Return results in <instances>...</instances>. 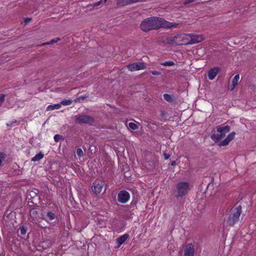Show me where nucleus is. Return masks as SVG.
<instances>
[{
    "label": "nucleus",
    "instance_id": "f257e3e1",
    "mask_svg": "<svg viewBox=\"0 0 256 256\" xmlns=\"http://www.w3.org/2000/svg\"><path fill=\"white\" fill-rule=\"evenodd\" d=\"M158 18L150 17L144 20L140 25L141 30L144 32H148L152 30L158 29Z\"/></svg>",
    "mask_w": 256,
    "mask_h": 256
},
{
    "label": "nucleus",
    "instance_id": "f03ea898",
    "mask_svg": "<svg viewBox=\"0 0 256 256\" xmlns=\"http://www.w3.org/2000/svg\"><path fill=\"white\" fill-rule=\"evenodd\" d=\"M242 212V206H238L236 208H232L231 213L227 219L226 222L230 226H234L240 219Z\"/></svg>",
    "mask_w": 256,
    "mask_h": 256
},
{
    "label": "nucleus",
    "instance_id": "7ed1b4c3",
    "mask_svg": "<svg viewBox=\"0 0 256 256\" xmlns=\"http://www.w3.org/2000/svg\"><path fill=\"white\" fill-rule=\"evenodd\" d=\"M216 128V131L219 134L214 133L211 135L210 138L216 143H217L219 142L220 140L225 137L226 134L228 132L230 128V126H218Z\"/></svg>",
    "mask_w": 256,
    "mask_h": 256
},
{
    "label": "nucleus",
    "instance_id": "20e7f679",
    "mask_svg": "<svg viewBox=\"0 0 256 256\" xmlns=\"http://www.w3.org/2000/svg\"><path fill=\"white\" fill-rule=\"evenodd\" d=\"M189 188V184L187 182H181L176 186V197L177 198H182L188 192Z\"/></svg>",
    "mask_w": 256,
    "mask_h": 256
},
{
    "label": "nucleus",
    "instance_id": "39448f33",
    "mask_svg": "<svg viewBox=\"0 0 256 256\" xmlns=\"http://www.w3.org/2000/svg\"><path fill=\"white\" fill-rule=\"evenodd\" d=\"M75 122L78 124H85L92 126L94 122V119L90 116L78 115L76 116Z\"/></svg>",
    "mask_w": 256,
    "mask_h": 256
},
{
    "label": "nucleus",
    "instance_id": "423d86ee",
    "mask_svg": "<svg viewBox=\"0 0 256 256\" xmlns=\"http://www.w3.org/2000/svg\"><path fill=\"white\" fill-rule=\"evenodd\" d=\"M186 36L190 38L188 42H186V45L192 44L199 43L205 39V37L202 34H188Z\"/></svg>",
    "mask_w": 256,
    "mask_h": 256
},
{
    "label": "nucleus",
    "instance_id": "0eeeda50",
    "mask_svg": "<svg viewBox=\"0 0 256 256\" xmlns=\"http://www.w3.org/2000/svg\"><path fill=\"white\" fill-rule=\"evenodd\" d=\"M158 29L161 28H170L173 27L176 28L178 25V23L170 22L161 18H158Z\"/></svg>",
    "mask_w": 256,
    "mask_h": 256
},
{
    "label": "nucleus",
    "instance_id": "6e6552de",
    "mask_svg": "<svg viewBox=\"0 0 256 256\" xmlns=\"http://www.w3.org/2000/svg\"><path fill=\"white\" fill-rule=\"evenodd\" d=\"M104 182L99 180H96L92 183V192L96 194H100L104 188Z\"/></svg>",
    "mask_w": 256,
    "mask_h": 256
},
{
    "label": "nucleus",
    "instance_id": "1a4fd4ad",
    "mask_svg": "<svg viewBox=\"0 0 256 256\" xmlns=\"http://www.w3.org/2000/svg\"><path fill=\"white\" fill-rule=\"evenodd\" d=\"M130 194L125 190H121L118 195V202L124 204L126 203L130 199Z\"/></svg>",
    "mask_w": 256,
    "mask_h": 256
},
{
    "label": "nucleus",
    "instance_id": "9d476101",
    "mask_svg": "<svg viewBox=\"0 0 256 256\" xmlns=\"http://www.w3.org/2000/svg\"><path fill=\"white\" fill-rule=\"evenodd\" d=\"M41 218L43 220H46V222H49L50 224H53L52 221L56 219V216L54 213L48 211V212L46 214H41Z\"/></svg>",
    "mask_w": 256,
    "mask_h": 256
},
{
    "label": "nucleus",
    "instance_id": "9b49d317",
    "mask_svg": "<svg viewBox=\"0 0 256 256\" xmlns=\"http://www.w3.org/2000/svg\"><path fill=\"white\" fill-rule=\"evenodd\" d=\"M127 68L130 71H134L144 70L146 67L144 62H136L128 64Z\"/></svg>",
    "mask_w": 256,
    "mask_h": 256
},
{
    "label": "nucleus",
    "instance_id": "f8f14e48",
    "mask_svg": "<svg viewBox=\"0 0 256 256\" xmlns=\"http://www.w3.org/2000/svg\"><path fill=\"white\" fill-rule=\"evenodd\" d=\"M194 245L192 243L186 244L184 248V256H194Z\"/></svg>",
    "mask_w": 256,
    "mask_h": 256
},
{
    "label": "nucleus",
    "instance_id": "ddd939ff",
    "mask_svg": "<svg viewBox=\"0 0 256 256\" xmlns=\"http://www.w3.org/2000/svg\"><path fill=\"white\" fill-rule=\"evenodd\" d=\"M236 132H233L230 133L226 138L222 142H220L218 144L219 146H226L230 142L234 139Z\"/></svg>",
    "mask_w": 256,
    "mask_h": 256
},
{
    "label": "nucleus",
    "instance_id": "4468645a",
    "mask_svg": "<svg viewBox=\"0 0 256 256\" xmlns=\"http://www.w3.org/2000/svg\"><path fill=\"white\" fill-rule=\"evenodd\" d=\"M236 132H233L230 133L226 138L222 142H220L218 144L219 146H226L230 142L234 139Z\"/></svg>",
    "mask_w": 256,
    "mask_h": 256
},
{
    "label": "nucleus",
    "instance_id": "2eb2a0df",
    "mask_svg": "<svg viewBox=\"0 0 256 256\" xmlns=\"http://www.w3.org/2000/svg\"><path fill=\"white\" fill-rule=\"evenodd\" d=\"M186 34H180L176 35V45H186Z\"/></svg>",
    "mask_w": 256,
    "mask_h": 256
},
{
    "label": "nucleus",
    "instance_id": "dca6fc26",
    "mask_svg": "<svg viewBox=\"0 0 256 256\" xmlns=\"http://www.w3.org/2000/svg\"><path fill=\"white\" fill-rule=\"evenodd\" d=\"M38 206L34 208H32L30 210V216L32 220V222H35L38 218Z\"/></svg>",
    "mask_w": 256,
    "mask_h": 256
},
{
    "label": "nucleus",
    "instance_id": "f3484780",
    "mask_svg": "<svg viewBox=\"0 0 256 256\" xmlns=\"http://www.w3.org/2000/svg\"><path fill=\"white\" fill-rule=\"evenodd\" d=\"M220 68H214L210 70L208 73V76L209 79L212 80L216 76Z\"/></svg>",
    "mask_w": 256,
    "mask_h": 256
},
{
    "label": "nucleus",
    "instance_id": "a211bd4d",
    "mask_svg": "<svg viewBox=\"0 0 256 256\" xmlns=\"http://www.w3.org/2000/svg\"><path fill=\"white\" fill-rule=\"evenodd\" d=\"M129 234H124L120 236L116 239V242L118 244V247H120L128 238Z\"/></svg>",
    "mask_w": 256,
    "mask_h": 256
},
{
    "label": "nucleus",
    "instance_id": "6ab92c4d",
    "mask_svg": "<svg viewBox=\"0 0 256 256\" xmlns=\"http://www.w3.org/2000/svg\"><path fill=\"white\" fill-rule=\"evenodd\" d=\"M240 78V76L238 74H236L234 78L232 80V84L231 86V90H232L238 84V80Z\"/></svg>",
    "mask_w": 256,
    "mask_h": 256
},
{
    "label": "nucleus",
    "instance_id": "aec40b11",
    "mask_svg": "<svg viewBox=\"0 0 256 256\" xmlns=\"http://www.w3.org/2000/svg\"><path fill=\"white\" fill-rule=\"evenodd\" d=\"M176 36H170L166 39V42L168 44H176Z\"/></svg>",
    "mask_w": 256,
    "mask_h": 256
},
{
    "label": "nucleus",
    "instance_id": "412c9836",
    "mask_svg": "<svg viewBox=\"0 0 256 256\" xmlns=\"http://www.w3.org/2000/svg\"><path fill=\"white\" fill-rule=\"evenodd\" d=\"M164 99L170 102H172L175 101V98L174 96H171L169 94H164Z\"/></svg>",
    "mask_w": 256,
    "mask_h": 256
},
{
    "label": "nucleus",
    "instance_id": "4be33fe9",
    "mask_svg": "<svg viewBox=\"0 0 256 256\" xmlns=\"http://www.w3.org/2000/svg\"><path fill=\"white\" fill-rule=\"evenodd\" d=\"M44 157V154L42 152H40L32 158V161L36 162L41 160Z\"/></svg>",
    "mask_w": 256,
    "mask_h": 256
},
{
    "label": "nucleus",
    "instance_id": "5701e85b",
    "mask_svg": "<svg viewBox=\"0 0 256 256\" xmlns=\"http://www.w3.org/2000/svg\"><path fill=\"white\" fill-rule=\"evenodd\" d=\"M60 107L61 104H55L54 105H49L46 108V110H52L54 109L58 110L60 108Z\"/></svg>",
    "mask_w": 256,
    "mask_h": 256
},
{
    "label": "nucleus",
    "instance_id": "b1692460",
    "mask_svg": "<svg viewBox=\"0 0 256 256\" xmlns=\"http://www.w3.org/2000/svg\"><path fill=\"white\" fill-rule=\"evenodd\" d=\"M130 4L128 0H119L116 2V5L118 6H124Z\"/></svg>",
    "mask_w": 256,
    "mask_h": 256
},
{
    "label": "nucleus",
    "instance_id": "393cba45",
    "mask_svg": "<svg viewBox=\"0 0 256 256\" xmlns=\"http://www.w3.org/2000/svg\"><path fill=\"white\" fill-rule=\"evenodd\" d=\"M60 40V38H56V39L52 40L49 42H46L44 43L43 44H42V46L54 44L56 42H57L59 41Z\"/></svg>",
    "mask_w": 256,
    "mask_h": 256
},
{
    "label": "nucleus",
    "instance_id": "a878e982",
    "mask_svg": "<svg viewBox=\"0 0 256 256\" xmlns=\"http://www.w3.org/2000/svg\"><path fill=\"white\" fill-rule=\"evenodd\" d=\"M103 1L102 0L99 1V2H96L95 3H94L92 4H88V8H90V9H91V7H95V6H98L100 5L102 3Z\"/></svg>",
    "mask_w": 256,
    "mask_h": 256
},
{
    "label": "nucleus",
    "instance_id": "bb28decb",
    "mask_svg": "<svg viewBox=\"0 0 256 256\" xmlns=\"http://www.w3.org/2000/svg\"><path fill=\"white\" fill-rule=\"evenodd\" d=\"M72 103V100H64L60 102V104H62L64 106H68L70 104Z\"/></svg>",
    "mask_w": 256,
    "mask_h": 256
},
{
    "label": "nucleus",
    "instance_id": "cd10ccee",
    "mask_svg": "<svg viewBox=\"0 0 256 256\" xmlns=\"http://www.w3.org/2000/svg\"><path fill=\"white\" fill-rule=\"evenodd\" d=\"M20 232L22 235L25 234L28 228L26 226H22L20 227Z\"/></svg>",
    "mask_w": 256,
    "mask_h": 256
},
{
    "label": "nucleus",
    "instance_id": "c85d7f7f",
    "mask_svg": "<svg viewBox=\"0 0 256 256\" xmlns=\"http://www.w3.org/2000/svg\"><path fill=\"white\" fill-rule=\"evenodd\" d=\"M128 126L132 130H136L138 128V126L134 122H130L128 124Z\"/></svg>",
    "mask_w": 256,
    "mask_h": 256
},
{
    "label": "nucleus",
    "instance_id": "c756f323",
    "mask_svg": "<svg viewBox=\"0 0 256 256\" xmlns=\"http://www.w3.org/2000/svg\"><path fill=\"white\" fill-rule=\"evenodd\" d=\"M162 65L164 66H172L174 64L172 61H167L161 64Z\"/></svg>",
    "mask_w": 256,
    "mask_h": 256
},
{
    "label": "nucleus",
    "instance_id": "7c9ffc66",
    "mask_svg": "<svg viewBox=\"0 0 256 256\" xmlns=\"http://www.w3.org/2000/svg\"><path fill=\"white\" fill-rule=\"evenodd\" d=\"M6 98V95L4 94H0V106H1L2 103L4 102Z\"/></svg>",
    "mask_w": 256,
    "mask_h": 256
},
{
    "label": "nucleus",
    "instance_id": "2f4dec72",
    "mask_svg": "<svg viewBox=\"0 0 256 256\" xmlns=\"http://www.w3.org/2000/svg\"><path fill=\"white\" fill-rule=\"evenodd\" d=\"M76 154L80 157L84 155V152L80 148H78L76 150Z\"/></svg>",
    "mask_w": 256,
    "mask_h": 256
},
{
    "label": "nucleus",
    "instance_id": "473e14b6",
    "mask_svg": "<svg viewBox=\"0 0 256 256\" xmlns=\"http://www.w3.org/2000/svg\"><path fill=\"white\" fill-rule=\"evenodd\" d=\"M62 136L60 134H56L54 136V140L56 142H58L62 138Z\"/></svg>",
    "mask_w": 256,
    "mask_h": 256
},
{
    "label": "nucleus",
    "instance_id": "72a5a7b5",
    "mask_svg": "<svg viewBox=\"0 0 256 256\" xmlns=\"http://www.w3.org/2000/svg\"><path fill=\"white\" fill-rule=\"evenodd\" d=\"M130 4L136 3L137 2H145L146 0H128Z\"/></svg>",
    "mask_w": 256,
    "mask_h": 256
},
{
    "label": "nucleus",
    "instance_id": "f704fd0d",
    "mask_svg": "<svg viewBox=\"0 0 256 256\" xmlns=\"http://www.w3.org/2000/svg\"><path fill=\"white\" fill-rule=\"evenodd\" d=\"M16 122H17L16 120H14V121H12V122H10L9 123H7L6 124V126H10L13 125L14 124L16 123Z\"/></svg>",
    "mask_w": 256,
    "mask_h": 256
},
{
    "label": "nucleus",
    "instance_id": "c9c22d12",
    "mask_svg": "<svg viewBox=\"0 0 256 256\" xmlns=\"http://www.w3.org/2000/svg\"><path fill=\"white\" fill-rule=\"evenodd\" d=\"M164 156L165 159H166V160L169 158L170 157V154L166 153V152H164Z\"/></svg>",
    "mask_w": 256,
    "mask_h": 256
},
{
    "label": "nucleus",
    "instance_id": "e433bc0d",
    "mask_svg": "<svg viewBox=\"0 0 256 256\" xmlns=\"http://www.w3.org/2000/svg\"><path fill=\"white\" fill-rule=\"evenodd\" d=\"M152 74L154 75V76H158V75H159L160 74V72H158V71H156V70H154V71H152Z\"/></svg>",
    "mask_w": 256,
    "mask_h": 256
},
{
    "label": "nucleus",
    "instance_id": "4c0bfd02",
    "mask_svg": "<svg viewBox=\"0 0 256 256\" xmlns=\"http://www.w3.org/2000/svg\"><path fill=\"white\" fill-rule=\"evenodd\" d=\"M171 166H175L176 164V161H172V162H171Z\"/></svg>",
    "mask_w": 256,
    "mask_h": 256
},
{
    "label": "nucleus",
    "instance_id": "58836bf2",
    "mask_svg": "<svg viewBox=\"0 0 256 256\" xmlns=\"http://www.w3.org/2000/svg\"><path fill=\"white\" fill-rule=\"evenodd\" d=\"M31 20H32V18H27L25 20L24 22L26 24V23L28 22H30Z\"/></svg>",
    "mask_w": 256,
    "mask_h": 256
},
{
    "label": "nucleus",
    "instance_id": "ea45409f",
    "mask_svg": "<svg viewBox=\"0 0 256 256\" xmlns=\"http://www.w3.org/2000/svg\"><path fill=\"white\" fill-rule=\"evenodd\" d=\"M85 97L84 96H80L78 98V100L80 101V100H84V99Z\"/></svg>",
    "mask_w": 256,
    "mask_h": 256
},
{
    "label": "nucleus",
    "instance_id": "a19ab883",
    "mask_svg": "<svg viewBox=\"0 0 256 256\" xmlns=\"http://www.w3.org/2000/svg\"><path fill=\"white\" fill-rule=\"evenodd\" d=\"M107 0H104V2H106Z\"/></svg>",
    "mask_w": 256,
    "mask_h": 256
}]
</instances>
